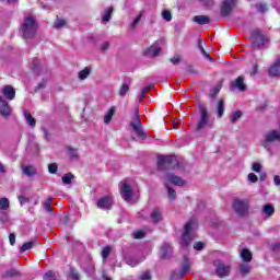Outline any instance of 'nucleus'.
<instances>
[{
    "label": "nucleus",
    "mask_w": 280,
    "mask_h": 280,
    "mask_svg": "<svg viewBox=\"0 0 280 280\" xmlns=\"http://www.w3.org/2000/svg\"><path fill=\"white\" fill-rule=\"evenodd\" d=\"M22 172L23 174H25V176H28V177L36 176L37 174L36 167L32 165L22 166Z\"/></svg>",
    "instance_id": "22"
},
{
    "label": "nucleus",
    "mask_w": 280,
    "mask_h": 280,
    "mask_svg": "<svg viewBox=\"0 0 280 280\" xmlns=\"http://www.w3.org/2000/svg\"><path fill=\"white\" fill-rule=\"evenodd\" d=\"M24 117H25L28 126H32V128H34V126H36V118H33L32 114L30 112H27V110L24 112Z\"/></svg>",
    "instance_id": "27"
},
{
    "label": "nucleus",
    "mask_w": 280,
    "mask_h": 280,
    "mask_svg": "<svg viewBox=\"0 0 280 280\" xmlns=\"http://www.w3.org/2000/svg\"><path fill=\"white\" fill-rule=\"evenodd\" d=\"M120 196L126 202H132V196H135V192L132 191V186L127 183L121 184Z\"/></svg>",
    "instance_id": "9"
},
{
    "label": "nucleus",
    "mask_w": 280,
    "mask_h": 280,
    "mask_svg": "<svg viewBox=\"0 0 280 280\" xmlns=\"http://www.w3.org/2000/svg\"><path fill=\"white\" fill-rule=\"evenodd\" d=\"M112 250H113V248L110 246H106L103 248L102 257H103L104 261H106V259H108V255H110Z\"/></svg>",
    "instance_id": "41"
},
{
    "label": "nucleus",
    "mask_w": 280,
    "mask_h": 280,
    "mask_svg": "<svg viewBox=\"0 0 280 280\" xmlns=\"http://www.w3.org/2000/svg\"><path fill=\"white\" fill-rule=\"evenodd\" d=\"M20 205H25V202H30V199L27 197L20 196L19 197Z\"/></svg>",
    "instance_id": "60"
},
{
    "label": "nucleus",
    "mask_w": 280,
    "mask_h": 280,
    "mask_svg": "<svg viewBox=\"0 0 280 280\" xmlns=\"http://www.w3.org/2000/svg\"><path fill=\"white\" fill-rule=\"evenodd\" d=\"M151 220L154 224H159V222L163 220V211H161L159 208L153 209L151 212Z\"/></svg>",
    "instance_id": "20"
},
{
    "label": "nucleus",
    "mask_w": 280,
    "mask_h": 280,
    "mask_svg": "<svg viewBox=\"0 0 280 280\" xmlns=\"http://www.w3.org/2000/svg\"><path fill=\"white\" fill-rule=\"evenodd\" d=\"M165 180L166 184L171 183L176 187H185V185H187V182H185V179H182L179 176H176L174 174H167L165 176Z\"/></svg>",
    "instance_id": "13"
},
{
    "label": "nucleus",
    "mask_w": 280,
    "mask_h": 280,
    "mask_svg": "<svg viewBox=\"0 0 280 280\" xmlns=\"http://www.w3.org/2000/svg\"><path fill=\"white\" fill-rule=\"evenodd\" d=\"M194 248H195V250H202V248H205V243L197 242V243H195Z\"/></svg>",
    "instance_id": "54"
},
{
    "label": "nucleus",
    "mask_w": 280,
    "mask_h": 280,
    "mask_svg": "<svg viewBox=\"0 0 280 280\" xmlns=\"http://www.w3.org/2000/svg\"><path fill=\"white\" fill-rule=\"evenodd\" d=\"M48 172H50V174H56V172H58V164L57 163L49 164Z\"/></svg>",
    "instance_id": "48"
},
{
    "label": "nucleus",
    "mask_w": 280,
    "mask_h": 280,
    "mask_svg": "<svg viewBox=\"0 0 280 280\" xmlns=\"http://www.w3.org/2000/svg\"><path fill=\"white\" fill-rule=\"evenodd\" d=\"M273 141H280V135L277 130H272L266 135L265 140L262 141L264 148L270 150V144L273 143Z\"/></svg>",
    "instance_id": "10"
},
{
    "label": "nucleus",
    "mask_w": 280,
    "mask_h": 280,
    "mask_svg": "<svg viewBox=\"0 0 280 280\" xmlns=\"http://www.w3.org/2000/svg\"><path fill=\"white\" fill-rule=\"evenodd\" d=\"M269 75H271L272 78H277L280 75V60L276 65L270 67Z\"/></svg>",
    "instance_id": "24"
},
{
    "label": "nucleus",
    "mask_w": 280,
    "mask_h": 280,
    "mask_svg": "<svg viewBox=\"0 0 280 280\" xmlns=\"http://www.w3.org/2000/svg\"><path fill=\"white\" fill-rule=\"evenodd\" d=\"M208 126H213L211 114H209L207 106L199 105V119L197 121V130H205V128Z\"/></svg>",
    "instance_id": "4"
},
{
    "label": "nucleus",
    "mask_w": 280,
    "mask_h": 280,
    "mask_svg": "<svg viewBox=\"0 0 280 280\" xmlns=\"http://www.w3.org/2000/svg\"><path fill=\"white\" fill-rule=\"evenodd\" d=\"M161 259H170L172 257V246L167 243L162 244L160 248Z\"/></svg>",
    "instance_id": "18"
},
{
    "label": "nucleus",
    "mask_w": 280,
    "mask_h": 280,
    "mask_svg": "<svg viewBox=\"0 0 280 280\" xmlns=\"http://www.w3.org/2000/svg\"><path fill=\"white\" fill-rule=\"evenodd\" d=\"M133 237L135 240H143V237H145V233H143L142 231L135 232Z\"/></svg>",
    "instance_id": "49"
},
{
    "label": "nucleus",
    "mask_w": 280,
    "mask_h": 280,
    "mask_svg": "<svg viewBox=\"0 0 280 280\" xmlns=\"http://www.w3.org/2000/svg\"><path fill=\"white\" fill-rule=\"evenodd\" d=\"M161 54V47L159 46V42H155L151 47L144 50V56L148 58H154Z\"/></svg>",
    "instance_id": "15"
},
{
    "label": "nucleus",
    "mask_w": 280,
    "mask_h": 280,
    "mask_svg": "<svg viewBox=\"0 0 280 280\" xmlns=\"http://www.w3.org/2000/svg\"><path fill=\"white\" fill-rule=\"evenodd\" d=\"M253 172H256L259 174V172H261V164L259 163H254L252 166Z\"/></svg>",
    "instance_id": "52"
},
{
    "label": "nucleus",
    "mask_w": 280,
    "mask_h": 280,
    "mask_svg": "<svg viewBox=\"0 0 280 280\" xmlns=\"http://www.w3.org/2000/svg\"><path fill=\"white\" fill-rule=\"evenodd\" d=\"M68 154L71 159H78V149L69 147Z\"/></svg>",
    "instance_id": "43"
},
{
    "label": "nucleus",
    "mask_w": 280,
    "mask_h": 280,
    "mask_svg": "<svg viewBox=\"0 0 280 280\" xmlns=\"http://www.w3.org/2000/svg\"><path fill=\"white\" fill-rule=\"evenodd\" d=\"M162 18L164 19V21H172V12H170V10H165L162 12Z\"/></svg>",
    "instance_id": "45"
},
{
    "label": "nucleus",
    "mask_w": 280,
    "mask_h": 280,
    "mask_svg": "<svg viewBox=\"0 0 280 280\" xmlns=\"http://www.w3.org/2000/svg\"><path fill=\"white\" fill-rule=\"evenodd\" d=\"M236 3L237 0H224L221 4V16H229Z\"/></svg>",
    "instance_id": "11"
},
{
    "label": "nucleus",
    "mask_w": 280,
    "mask_h": 280,
    "mask_svg": "<svg viewBox=\"0 0 280 280\" xmlns=\"http://www.w3.org/2000/svg\"><path fill=\"white\" fill-rule=\"evenodd\" d=\"M2 95L8 100L9 102H12L16 97V91L12 85H4L2 88Z\"/></svg>",
    "instance_id": "16"
},
{
    "label": "nucleus",
    "mask_w": 280,
    "mask_h": 280,
    "mask_svg": "<svg viewBox=\"0 0 280 280\" xmlns=\"http://www.w3.org/2000/svg\"><path fill=\"white\" fill-rule=\"evenodd\" d=\"M249 183H257L258 177L255 175V173H249L247 176Z\"/></svg>",
    "instance_id": "51"
},
{
    "label": "nucleus",
    "mask_w": 280,
    "mask_h": 280,
    "mask_svg": "<svg viewBox=\"0 0 280 280\" xmlns=\"http://www.w3.org/2000/svg\"><path fill=\"white\" fill-rule=\"evenodd\" d=\"M113 7H109L105 10V14L103 15L104 23H108V21H110V16H113Z\"/></svg>",
    "instance_id": "35"
},
{
    "label": "nucleus",
    "mask_w": 280,
    "mask_h": 280,
    "mask_svg": "<svg viewBox=\"0 0 280 280\" xmlns=\"http://www.w3.org/2000/svg\"><path fill=\"white\" fill-rule=\"evenodd\" d=\"M67 26V21L65 19L57 18L55 21V28L62 30V27Z\"/></svg>",
    "instance_id": "33"
},
{
    "label": "nucleus",
    "mask_w": 280,
    "mask_h": 280,
    "mask_svg": "<svg viewBox=\"0 0 280 280\" xmlns=\"http://www.w3.org/2000/svg\"><path fill=\"white\" fill-rule=\"evenodd\" d=\"M232 208L238 218H245V215H248L250 202L247 199H234Z\"/></svg>",
    "instance_id": "5"
},
{
    "label": "nucleus",
    "mask_w": 280,
    "mask_h": 280,
    "mask_svg": "<svg viewBox=\"0 0 280 280\" xmlns=\"http://www.w3.org/2000/svg\"><path fill=\"white\" fill-rule=\"evenodd\" d=\"M141 261H143V259L139 260V259L132 258V257H129L126 259V264L128 266H131V268H135V266H139V264H141Z\"/></svg>",
    "instance_id": "36"
},
{
    "label": "nucleus",
    "mask_w": 280,
    "mask_h": 280,
    "mask_svg": "<svg viewBox=\"0 0 280 280\" xmlns=\"http://www.w3.org/2000/svg\"><path fill=\"white\" fill-rule=\"evenodd\" d=\"M230 119H231L232 124H237V121L240 119H242V112L237 110V112L233 113Z\"/></svg>",
    "instance_id": "38"
},
{
    "label": "nucleus",
    "mask_w": 280,
    "mask_h": 280,
    "mask_svg": "<svg viewBox=\"0 0 280 280\" xmlns=\"http://www.w3.org/2000/svg\"><path fill=\"white\" fill-rule=\"evenodd\" d=\"M250 38L253 40V47L255 49H257L259 47H264L266 45V43H268V38L266 36L261 35V31H259V30L253 31L250 34Z\"/></svg>",
    "instance_id": "7"
},
{
    "label": "nucleus",
    "mask_w": 280,
    "mask_h": 280,
    "mask_svg": "<svg viewBox=\"0 0 280 280\" xmlns=\"http://www.w3.org/2000/svg\"><path fill=\"white\" fill-rule=\"evenodd\" d=\"M72 178H75V176H73V174H71V173H67L66 175L62 176L61 180H62L63 185H71Z\"/></svg>",
    "instance_id": "37"
},
{
    "label": "nucleus",
    "mask_w": 280,
    "mask_h": 280,
    "mask_svg": "<svg viewBox=\"0 0 280 280\" xmlns=\"http://www.w3.org/2000/svg\"><path fill=\"white\" fill-rule=\"evenodd\" d=\"M36 32H38V23H36V19L32 15L25 16L20 28V34H22L23 38L30 39L36 36Z\"/></svg>",
    "instance_id": "1"
},
{
    "label": "nucleus",
    "mask_w": 280,
    "mask_h": 280,
    "mask_svg": "<svg viewBox=\"0 0 280 280\" xmlns=\"http://www.w3.org/2000/svg\"><path fill=\"white\" fill-rule=\"evenodd\" d=\"M171 62L173 65H178V62H180V56H175V57L171 58Z\"/></svg>",
    "instance_id": "59"
},
{
    "label": "nucleus",
    "mask_w": 280,
    "mask_h": 280,
    "mask_svg": "<svg viewBox=\"0 0 280 280\" xmlns=\"http://www.w3.org/2000/svg\"><path fill=\"white\" fill-rule=\"evenodd\" d=\"M96 207L98 209L108 210L113 207V198L105 196L97 200Z\"/></svg>",
    "instance_id": "14"
},
{
    "label": "nucleus",
    "mask_w": 280,
    "mask_h": 280,
    "mask_svg": "<svg viewBox=\"0 0 280 280\" xmlns=\"http://www.w3.org/2000/svg\"><path fill=\"white\" fill-rule=\"evenodd\" d=\"M218 93H220V88H214L211 90L212 97H215V95H218Z\"/></svg>",
    "instance_id": "63"
},
{
    "label": "nucleus",
    "mask_w": 280,
    "mask_h": 280,
    "mask_svg": "<svg viewBox=\"0 0 280 280\" xmlns=\"http://www.w3.org/2000/svg\"><path fill=\"white\" fill-rule=\"evenodd\" d=\"M44 280H56V273L54 271H48L44 276Z\"/></svg>",
    "instance_id": "46"
},
{
    "label": "nucleus",
    "mask_w": 280,
    "mask_h": 280,
    "mask_svg": "<svg viewBox=\"0 0 280 280\" xmlns=\"http://www.w3.org/2000/svg\"><path fill=\"white\" fill-rule=\"evenodd\" d=\"M165 187L167 189L168 199L176 200V190H174V188L170 187L168 183H165Z\"/></svg>",
    "instance_id": "32"
},
{
    "label": "nucleus",
    "mask_w": 280,
    "mask_h": 280,
    "mask_svg": "<svg viewBox=\"0 0 280 280\" xmlns=\"http://www.w3.org/2000/svg\"><path fill=\"white\" fill-rule=\"evenodd\" d=\"M70 277L74 280H79L80 279V275L78 273V271H75V269H72L70 271Z\"/></svg>",
    "instance_id": "56"
},
{
    "label": "nucleus",
    "mask_w": 280,
    "mask_h": 280,
    "mask_svg": "<svg viewBox=\"0 0 280 280\" xmlns=\"http://www.w3.org/2000/svg\"><path fill=\"white\" fill-rule=\"evenodd\" d=\"M194 21L195 23H198V25H207L210 23L209 16L206 15H196Z\"/></svg>",
    "instance_id": "25"
},
{
    "label": "nucleus",
    "mask_w": 280,
    "mask_h": 280,
    "mask_svg": "<svg viewBox=\"0 0 280 280\" xmlns=\"http://www.w3.org/2000/svg\"><path fill=\"white\" fill-rule=\"evenodd\" d=\"M191 268V262H189V258L184 257V264L182 266V270L179 271V273H174V278L177 279H183V277H185V275H187V272H189Z\"/></svg>",
    "instance_id": "17"
},
{
    "label": "nucleus",
    "mask_w": 280,
    "mask_h": 280,
    "mask_svg": "<svg viewBox=\"0 0 280 280\" xmlns=\"http://www.w3.org/2000/svg\"><path fill=\"white\" fill-rule=\"evenodd\" d=\"M256 9L258 10V12H266L268 10L266 8V4H264V3L256 4Z\"/></svg>",
    "instance_id": "58"
},
{
    "label": "nucleus",
    "mask_w": 280,
    "mask_h": 280,
    "mask_svg": "<svg viewBox=\"0 0 280 280\" xmlns=\"http://www.w3.org/2000/svg\"><path fill=\"white\" fill-rule=\"evenodd\" d=\"M39 67H40V61H38V60H34V61L31 63V69H32L33 71H36L37 69H39Z\"/></svg>",
    "instance_id": "50"
},
{
    "label": "nucleus",
    "mask_w": 280,
    "mask_h": 280,
    "mask_svg": "<svg viewBox=\"0 0 280 280\" xmlns=\"http://www.w3.org/2000/svg\"><path fill=\"white\" fill-rule=\"evenodd\" d=\"M262 213L266 214L267 218H272L275 215V206L267 203L262 207Z\"/></svg>",
    "instance_id": "23"
},
{
    "label": "nucleus",
    "mask_w": 280,
    "mask_h": 280,
    "mask_svg": "<svg viewBox=\"0 0 280 280\" xmlns=\"http://www.w3.org/2000/svg\"><path fill=\"white\" fill-rule=\"evenodd\" d=\"M10 209V200L5 197L0 199V211H8Z\"/></svg>",
    "instance_id": "29"
},
{
    "label": "nucleus",
    "mask_w": 280,
    "mask_h": 280,
    "mask_svg": "<svg viewBox=\"0 0 280 280\" xmlns=\"http://www.w3.org/2000/svg\"><path fill=\"white\" fill-rule=\"evenodd\" d=\"M152 279V276H150V272L145 271L140 276V280H150Z\"/></svg>",
    "instance_id": "57"
},
{
    "label": "nucleus",
    "mask_w": 280,
    "mask_h": 280,
    "mask_svg": "<svg viewBox=\"0 0 280 280\" xmlns=\"http://www.w3.org/2000/svg\"><path fill=\"white\" fill-rule=\"evenodd\" d=\"M273 183H275V185H277V186L280 185V176H279V175H276V176L273 177Z\"/></svg>",
    "instance_id": "64"
},
{
    "label": "nucleus",
    "mask_w": 280,
    "mask_h": 280,
    "mask_svg": "<svg viewBox=\"0 0 280 280\" xmlns=\"http://www.w3.org/2000/svg\"><path fill=\"white\" fill-rule=\"evenodd\" d=\"M215 272L218 277H229L231 275V266L225 265L222 260H215Z\"/></svg>",
    "instance_id": "8"
},
{
    "label": "nucleus",
    "mask_w": 280,
    "mask_h": 280,
    "mask_svg": "<svg viewBox=\"0 0 280 280\" xmlns=\"http://www.w3.org/2000/svg\"><path fill=\"white\" fill-rule=\"evenodd\" d=\"M201 54L202 56H205V58H207L208 60H211V55H209L208 51L205 50V48H201Z\"/></svg>",
    "instance_id": "62"
},
{
    "label": "nucleus",
    "mask_w": 280,
    "mask_h": 280,
    "mask_svg": "<svg viewBox=\"0 0 280 280\" xmlns=\"http://www.w3.org/2000/svg\"><path fill=\"white\" fill-rule=\"evenodd\" d=\"M109 48H110V43H108V42H104L101 45V51H108Z\"/></svg>",
    "instance_id": "53"
},
{
    "label": "nucleus",
    "mask_w": 280,
    "mask_h": 280,
    "mask_svg": "<svg viewBox=\"0 0 280 280\" xmlns=\"http://www.w3.org/2000/svg\"><path fill=\"white\" fill-rule=\"evenodd\" d=\"M51 197L48 198V200L44 203V209H46V211L48 213H52V209H51Z\"/></svg>",
    "instance_id": "44"
},
{
    "label": "nucleus",
    "mask_w": 280,
    "mask_h": 280,
    "mask_svg": "<svg viewBox=\"0 0 280 280\" xmlns=\"http://www.w3.org/2000/svg\"><path fill=\"white\" fill-rule=\"evenodd\" d=\"M198 226V220L190 219L184 228V233L182 235L180 245L184 246V248H187L189 244H191V241L196 237V234H194V230H196Z\"/></svg>",
    "instance_id": "2"
},
{
    "label": "nucleus",
    "mask_w": 280,
    "mask_h": 280,
    "mask_svg": "<svg viewBox=\"0 0 280 280\" xmlns=\"http://www.w3.org/2000/svg\"><path fill=\"white\" fill-rule=\"evenodd\" d=\"M113 115H115V107L109 108V110L105 114L104 122L110 124L113 120Z\"/></svg>",
    "instance_id": "31"
},
{
    "label": "nucleus",
    "mask_w": 280,
    "mask_h": 280,
    "mask_svg": "<svg viewBox=\"0 0 280 280\" xmlns=\"http://www.w3.org/2000/svg\"><path fill=\"white\" fill-rule=\"evenodd\" d=\"M152 89V86H145L141 90V93H140V97H139V101L141 102V100H144L145 98V94L148 93V91H150Z\"/></svg>",
    "instance_id": "47"
},
{
    "label": "nucleus",
    "mask_w": 280,
    "mask_h": 280,
    "mask_svg": "<svg viewBox=\"0 0 280 280\" xmlns=\"http://www.w3.org/2000/svg\"><path fill=\"white\" fill-rule=\"evenodd\" d=\"M32 248H34V242H27L22 245L21 252L25 253V250H30Z\"/></svg>",
    "instance_id": "42"
},
{
    "label": "nucleus",
    "mask_w": 280,
    "mask_h": 280,
    "mask_svg": "<svg viewBox=\"0 0 280 280\" xmlns=\"http://www.w3.org/2000/svg\"><path fill=\"white\" fill-rule=\"evenodd\" d=\"M5 277H11V278L21 277V272L16 269H10L9 271L5 272Z\"/></svg>",
    "instance_id": "40"
},
{
    "label": "nucleus",
    "mask_w": 280,
    "mask_h": 280,
    "mask_svg": "<svg viewBox=\"0 0 280 280\" xmlns=\"http://www.w3.org/2000/svg\"><path fill=\"white\" fill-rule=\"evenodd\" d=\"M128 91H130V84H128V83H122L121 89H120V91H119V95H120L121 97H126V93H128Z\"/></svg>",
    "instance_id": "39"
},
{
    "label": "nucleus",
    "mask_w": 280,
    "mask_h": 280,
    "mask_svg": "<svg viewBox=\"0 0 280 280\" xmlns=\"http://www.w3.org/2000/svg\"><path fill=\"white\" fill-rule=\"evenodd\" d=\"M240 255H241V259H243L245 264H250V261H253V253H250V250L246 248L242 249Z\"/></svg>",
    "instance_id": "21"
},
{
    "label": "nucleus",
    "mask_w": 280,
    "mask_h": 280,
    "mask_svg": "<svg viewBox=\"0 0 280 280\" xmlns=\"http://www.w3.org/2000/svg\"><path fill=\"white\" fill-rule=\"evenodd\" d=\"M217 115L220 118L224 115V100H220L217 105Z\"/></svg>",
    "instance_id": "26"
},
{
    "label": "nucleus",
    "mask_w": 280,
    "mask_h": 280,
    "mask_svg": "<svg viewBox=\"0 0 280 280\" xmlns=\"http://www.w3.org/2000/svg\"><path fill=\"white\" fill-rule=\"evenodd\" d=\"M91 75V68L85 67L83 70H81L78 74L79 80H86Z\"/></svg>",
    "instance_id": "28"
},
{
    "label": "nucleus",
    "mask_w": 280,
    "mask_h": 280,
    "mask_svg": "<svg viewBox=\"0 0 280 280\" xmlns=\"http://www.w3.org/2000/svg\"><path fill=\"white\" fill-rule=\"evenodd\" d=\"M9 242H10L11 246H14V244H16V235H14V233H11L9 235Z\"/></svg>",
    "instance_id": "55"
},
{
    "label": "nucleus",
    "mask_w": 280,
    "mask_h": 280,
    "mask_svg": "<svg viewBox=\"0 0 280 280\" xmlns=\"http://www.w3.org/2000/svg\"><path fill=\"white\" fill-rule=\"evenodd\" d=\"M231 89H237V91H246V83H244V77H238L231 83Z\"/></svg>",
    "instance_id": "19"
},
{
    "label": "nucleus",
    "mask_w": 280,
    "mask_h": 280,
    "mask_svg": "<svg viewBox=\"0 0 280 280\" xmlns=\"http://www.w3.org/2000/svg\"><path fill=\"white\" fill-rule=\"evenodd\" d=\"M143 16V12H140L136 19L133 20V22L129 25L130 30H137V25H139V23L141 22V18Z\"/></svg>",
    "instance_id": "34"
},
{
    "label": "nucleus",
    "mask_w": 280,
    "mask_h": 280,
    "mask_svg": "<svg viewBox=\"0 0 280 280\" xmlns=\"http://www.w3.org/2000/svg\"><path fill=\"white\" fill-rule=\"evenodd\" d=\"M178 167V159L174 155H160L158 158V170L165 172V170H175Z\"/></svg>",
    "instance_id": "3"
},
{
    "label": "nucleus",
    "mask_w": 280,
    "mask_h": 280,
    "mask_svg": "<svg viewBox=\"0 0 280 280\" xmlns=\"http://www.w3.org/2000/svg\"><path fill=\"white\" fill-rule=\"evenodd\" d=\"M238 270L243 277H246L250 272V265L248 264H241Z\"/></svg>",
    "instance_id": "30"
},
{
    "label": "nucleus",
    "mask_w": 280,
    "mask_h": 280,
    "mask_svg": "<svg viewBox=\"0 0 280 280\" xmlns=\"http://www.w3.org/2000/svg\"><path fill=\"white\" fill-rule=\"evenodd\" d=\"M130 126L132 130L136 132V135L139 137V139H145L148 136L145 135V131H143V128L141 127V118L139 117V112H137L133 116V120L130 122Z\"/></svg>",
    "instance_id": "6"
},
{
    "label": "nucleus",
    "mask_w": 280,
    "mask_h": 280,
    "mask_svg": "<svg viewBox=\"0 0 280 280\" xmlns=\"http://www.w3.org/2000/svg\"><path fill=\"white\" fill-rule=\"evenodd\" d=\"M88 273L90 277H93V275H95V266H90V268L88 269Z\"/></svg>",
    "instance_id": "61"
},
{
    "label": "nucleus",
    "mask_w": 280,
    "mask_h": 280,
    "mask_svg": "<svg viewBox=\"0 0 280 280\" xmlns=\"http://www.w3.org/2000/svg\"><path fill=\"white\" fill-rule=\"evenodd\" d=\"M0 115L8 119L12 115V107H10V103L0 96Z\"/></svg>",
    "instance_id": "12"
}]
</instances>
